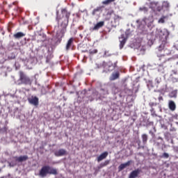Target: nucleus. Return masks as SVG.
<instances>
[{"instance_id":"19","label":"nucleus","mask_w":178,"mask_h":178,"mask_svg":"<svg viewBox=\"0 0 178 178\" xmlns=\"http://www.w3.org/2000/svg\"><path fill=\"white\" fill-rule=\"evenodd\" d=\"M142 141L143 144H147V142L148 141V135L146 134H143L142 135Z\"/></svg>"},{"instance_id":"2","label":"nucleus","mask_w":178,"mask_h":178,"mask_svg":"<svg viewBox=\"0 0 178 178\" xmlns=\"http://www.w3.org/2000/svg\"><path fill=\"white\" fill-rule=\"evenodd\" d=\"M47 175H58V171L55 168H51L49 165H44L39 172L40 177H47Z\"/></svg>"},{"instance_id":"35","label":"nucleus","mask_w":178,"mask_h":178,"mask_svg":"<svg viewBox=\"0 0 178 178\" xmlns=\"http://www.w3.org/2000/svg\"><path fill=\"white\" fill-rule=\"evenodd\" d=\"M149 134H151V136H155V134H154V132H152V131H149Z\"/></svg>"},{"instance_id":"6","label":"nucleus","mask_w":178,"mask_h":178,"mask_svg":"<svg viewBox=\"0 0 178 178\" xmlns=\"http://www.w3.org/2000/svg\"><path fill=\"white\" fill-rule=\"evenodd\" d=\"M157 56L161 64L166 63V62H168V58H166V56L164 54H161L160 53H157Z\"/></svg>"},{"instance_id":"29","label":"nucleus","mask_w":178,"mask_h":178,"mask_svg":"<svg viewBox=\"0 0 178 178\" xmlns=\"http://www.w3.org/2000/svg\"><path fill=\"white\" fill-rule=\"evenodd\" d=\"M163 8H169L170 6V5L169 4V3L168 1H164L163 3Z\"/></svg>"},{"instance_id":"23","label":"nucleus","mask_w":178,"mask_h":178,"mask_svg":"<svg viewBox=\"0 0 178 178\" xmlns=\"http://www.w3.org/2000/svg\"><path fill=\"white\" fill-rule=\"evenodd\" d=\"M124 44H126V38L122 39L120 41V49H122L124 47Z\"/></svg>"},{"instance_id":"5","label":"nucleus","mask_w":178,"mask_h":178,"mask_svg":"<svg viewBox=\"0 0 178 178\" xmlns=\"http://www.w3.org/2000/svg\"><path fill=\"white\" fill-rule=\"evenodd\" d=\"M28 101L31 105H34V106H38L39 99L36 96H32L31 98L28 99Z\"/></svg>"},{"instance_id":"20","label":"nucleus","mask_w":178,"mask_h":178,"mask_svg":"<svg viewBox=\"0 0 178 178\" xmlns=\"http://www.w3.org/2000/svg\"><path fill=\"white\" fill-rule=\"evenodd\" d=\"M163 49H165V44H161L157 49V51L156 54H161V52H162V51H163Z\"/></svg>"},{"instance_id":"15","label":"nucleus","mask_w":178,"mask_h":178,"mask_svg":"<svg viewBox=\"0 0 178 178\" xmlns=\"http://www.w3.org/2000/svg\"><path fill=\"white\" fill-rule=\"evenodd\" d=\"M168 106L170 111H176V104L175 103V102L172 100L169 101Z\"/></svg>"},{"instance_id":"37","label":"nucleus","mask_w":178,"mask_h":178,"mask_svg":"<svg viewBox=\"0 0 178 178\" xmlns=\"http://www.w3.org/2000/svg\"><path fill=\"white\" fill-rule=\"evenodd\" d=\"M157 140H161V141H163V138H162L161 137H159Z\"/></svg>"},{"instance_id":"27","label":"nucleus","mask_w":178,"mask_h":178,"mask_svg":"<svg viewBox=\"0 0 178 178\" xmlns=\"http://www.w3.org/2000/svg\"><path fill=\"white\" fill-rule=\"evenodd\" d=\"M170 98H176L177 97V93L175 91H172L170 93Z\"/></svg>"},{"instance_id":"16","label":"nucleus","mask_w":178,"mask_h":178,"mask_svg":"<svg viewBox=\"0 0 178 178\" xmlns=\"http://www.w3.org/2000/svg\"><path fill=\"white\" fill-rule=\"evenodd\" d=\"M105 8L104 6H99L96 8H95L92 12V16H95V15H97V12H102V8Z\"/></svg>"},{"instance_id":"32","label":"nucleus","mask_w":178,"mask_h":178,"mask_svg":"<svg viewBox=\"0 0 178 178\" xmlns=\"http://www.w3.org/2000/svg\"><path fill=\"white\" fill-rule=\"evenodd\" d=\"M10 166H16L17 165V163H16V162L12 161L10 163Z\"/></svg>"},{"instance_id":"12","label":"nucleus","mask_w":178,"mask_h":178,"mask_svg":"<svg viewBox=\"0 0 178 178\" xmlns=\"http://www.w3.org/2000/svg\"><path fill=\"white\" fill-rule=\"evenodd\" d=\"M130 163H131V161H129L127 163L120 164L118 167V171L122 172L123 169H125V168H127V166H130Z\"/></svg>"},{"instance_id":"28","label":"nucleus","mask_w":178,"mask_h":178,"mask_svg":"<svg viewBox=\"0 0 178 178\" xmlns=\"http://www.w3.org/2000/svg\"><path fill=\"white\" fill-rule=\"evenodd\" d=\"M13 27V24L10 23L8 24V33H11L12 32V28Z\"/></svg>"},{"instance_id":"9","label":"nucleus","mask_w":178,"mask_h":178,"mask_svg":"<svg viewBox=\"0 0 178 178\" xmlns=\"http://www.w3.org/2000/svg\"><path fill=\"white\" fill-rule=\"evenodd\" d=\"M105 24V22L104 21H101L99 22H97L95 26L92 28V31H95L97 30H99V29H101V27H104V25Z\"/></svg>"},{"instance_id":"1","label":"nucleus","mask_w":178,"mask_h":178,"mask_svg":"<svg viewBox=\"0 0 178 178\" xmlns=\"http://www.w3.org/2000/svg\"><path fill=\"white\" fill-rule=\"evenodd\" d=\"M61 15L62 17L57 14L56 18V20L58 22V23L62 20L59 30L57 31L56 34L57 44H60L62 38L65 37V34L66 33V29H67V26L69 25V19L70 18V15H72V13H70V11H67V8H63L61 9Z\"/></svg>"},{"instance_id":"8","label":"nucleus","mask_w":178,"mask_h":178,"mask_svg":"<svg viewBox=\"0 0 178 178\" xmlns=\"http://www.w3.org/2000/svg\"><path fill=\"white\" fill-rule=\"evenodd\" d=\"M54 155L56 156H63V155H67V152L65 149H60L54 153Z\"/></svg>"},{"instance_id":"38","label":"nucleus","mask_w":178,"mask_h":178,"mask_svg":"<svg viewBox=\"0 0 178 178\" xmlns=\"http://www.w3.org/2000/svg\"><path fill=\"white\" fill-rule=\"evenodd\" d=\"M159 101H161V99H163V98L162 97H159Z\"/></svg>"},{"instance_id":"11","label":"nucleus","mask_w":178,"mask_h":178,"mask_svg":"<svg viewBox=\"0 0 178 178\" xmlns=\"http://www.w3.org/2000/svg\"><path fill=\"white\" fill-rule=\"evenodd\" d=\"M13 38L15 40H20V38H23V37H26V33L23 32H17L13 35Z\"/></svg>"},{"instance_id":"21","label":"nucleus","mask_w":178,"mask_h":178,"mask_svg":"<svg viewBox=\"0 0 178 178\" xmlns=\"http://www.w3.org/2000/svg\"><path fill=\"white\" fill-rule=\"evenodd\" d=\"M115 1H116V0H105V1H103L102 2V5L108 6V5H111V3H112V2H115Z\"/></svg>"},{"instance_id":"41","label":"nucleus","mask_w":178,"mask_h":178,"mask_svg":"<svg viewBox=\"0 0 178 178\" xmlns=\"http://www.w3.org/2000/svg\"><path fill=\"white\" fill-rule=\"evenodd\" d=\"M124 87H126V86H127V84H124Z\"/></svg>"},{"instance_id":"33","label":"nucleus","mask_w":178,"mask_h":178,"mask_svg":"<svg viewBox=\"0 0 178 178\" xmlns=\"http://www.w3.org/2000/svg\"><path fill=\"white\" fill-rule=\"evenodd\" d=\"M154 145H156V147H159L161 145V143L158 141H154Z\"/></svg>"},{"instance_id":"7","label":"nucleus","mask_w":178,"mask_h":178,"mask_svg":"<svg viewBox=\"0 0 178 178\" xmlns=\"http://www.w3.org/2000/svg\"><path fill=\"white\" fill-rule=\"evenodd\" d=\"M140 173H141V170L138 168V169L132 171L129 174V178H136V177H138V175H140Z\"/></svg>"},{"instance_id":"26","label":"nucleus","mask_w":178,"mask_h":178,"mask_svg":"<svg viewBox=\"0 0 178 178\" xmlns=\"http://www.w3.org/2000/svg\"><path fill=\"white\" fill-rule=\"evenodd\" d=\"M98 53V50L96 49H90L89 50V54L90 55H95V54H97Z\"/></svg>"},{"instance_id":"36","label":"nucleus","mask_w":178,"mask_h":178,"mask_svg":"<svg viewBox=\"0 0 178 178\" xmlns=\"http://www.w3.org/2000/svg\"><path fill=\"white\" fill-rule=\"evenodd\" d=\"M156 83H157V84H159V83H161V81H159V79H156Z\"/></svg>"},{"instance_id":"25","label":"nucleus","mask_w":178,"mask_h":178,"mask_svg":"<svg viewBox=\"0 0 178 178\" xmlns=\"http://www.w3.org/2000/svg\"><path fill=\"white\" fill-rule=\"evenodd\" d=\"M113 19L114 22L116 23V22H120V20H122V17L115 15Z\"/></svg>"},{"instance_id":"22","label":"nucleus","mask_w":178,"mask_h":178,"mask_svg":"<svg viewBox=\"0 0 178 178\" xmlns=\"http://www.w3.org/2000/svg\"><path fill=\"white\" fill-rule=\"evenodd\" d=\"M111 161L109 160H106L105 161L104 163H102L100 164V168H105V166H108V165H109Z\"/></svg>"},{"instance_id":"3","label":"nucleus","mask_w":178,"mask_h":178,"mask_svg":"<svg viewBox=\"0 0 178 178\" xmlns=\"http://www.w3.org/2000/svg\"><path fill=\"white\" fill-rule=\"evenodd\" d=\"M19 78L18 79V85L25 84V86L31 85V79L22 71L19 72Z\"/></svg>"},{"instance_id":"34","label":"nucleus","mask_w":178,"mask_h":178,"mask_svg":"<svg viewBox=\"0 0 178 178\" xmlns=\"http://www.w3.org/2000/svg\"><path fill=\"white\" fill-rule=\"evenodd\" d=\"M149 105H150L151 106H156V103L150 102V103H149Z\"/></svg>"},{"instance_id":"40","label":"nucleus","mask_w":178,"mask_h":178,"mask_svg":"<svg viewBox=\"0 0 178 178\" xmlns=\"http://www.w3.org/2000/svg\"><path fill=\"white\" fill-rule=\"evenodd\" d=\"M135 92H138V89H137V90L135 91Z\"/></svg>"},{"instance_id":"18","label":"nucleus","mask_w":178,"mask_h":178,"mask_svg":"<svg viewBox=\"0 0 178 178\" xmlns=\"http://www.w3.org/2000/svg\"><path fill=\"white\" fill-rule=\"evenodd\" d=\"M73 41H74V39L73 38H70L69 40L67 41V45H66L67 51H69V49H70V47H72V44H73Z\"/></svg>"},{"instance_id":"14","label":"nucleus","mask_w":178,"mask_h":178,"mask_svg":"<svg viewBox=\"0 0 178 178\" xmlns=\"http://www.w3.org/2000/svg\"><path fill=\"white\" fill-rule=\"evenodd\" d=\"M108 152H103L97 157V162H101V161H103V159H105L106 156H108Z\"/></svg>"},{"instance_id":"13","label":"nucleus","mask_w":178,"mask_h":178,"mask_svg":"<svg viewBox=\"0 0 178 178\" xmlns=\"http://www.w3.org/2000/svg\"><path fill=\"white\" fill-rule=\"evenodd\" d=\"M143 22H144L145 24H152V23H154V17L149 16V17H145Z\"/></svg>"},{"instance_id":"30","label":"nucleus","mask_w":178,"mask_h":178,"mask_svg":"<svg viewBox=\"0 0 178 178\" xmlns=\"http://www.w3.org/2000/svg\"><path fill=\"white\" fill-rule=\"evenodd\" d=\"M165 19H166V17L163 16L161 19H159V23H165Z\"/></svg>"},{"instance_id":"17","label":"nucleus","mask_w":178,"mask_h":178,"mask_svg":"<svg viewBox=\"0 0 178 178\" xmlns=\"http://www.w3.org/2000/svg\"><path fill=\"white\" fill-rule=\"evenodd\" d=\"M165 35V33H163V31L161 29H156V38H162Z\"/></svg>"},{"instance_id":"31","label":"nucleus","mask_w":178,"mask_h":178,"mask_svg":"<svg viewBox=\"0 0 178 178\" xmlns=\"http://www.w3.org/2000/svg\"><path fill=\"white\" fill-rule=\"evenodd\" d=\"M161 158H165V159H168V158H169V154L164 152L161 156Z\"/></svg>"},{"instance_id":"4","label":"nucleus","mask_w":178,"mask_h":178,"mask_svg":"<svg viewBox=\"0 0 178 178\" xmlns=\"http://www.w3.org/2000/svg\"><path fill=\"white\" fill-rule=\"evenodd\" d=\"M13 159H15V162H18V163H22L29 160V156L23 155L19 156H13Z\"/></svg>"},{"instance_id":"10","label":"nucleus","mask_w":178,"mask_h":178,"mask_svg":"<svg viewBox=\"0 0 178 178\" xmlns=\"http://www.w3.org/2000/svg\"><path fill=\"white\" fill-rule=\"evenodd\" d=\"M119 77H120V73L119 72V71H117L111 74V76H110V80L111 81H113L115 80H118Z\"/></svg>"},{"instance_id":"39","label":"nucleus","mask_w":178,"mask_h":178,"mask_svg":"<svg viewBox=\"0 0 178 178\" xmlns=\"http://www.w3.org/2000/svg\"><path fill=\"white\" fill-rule=\"evenodd\" d=\"M83 52H88V50H83Z\"/></svg>"},{"instance_id":"24","label":"nucleus","mask_w":178,"mask_h":178,"mask_svg":"<svg viewBox=\"0 0 178 178\" xmlns=\"http://www.w3.org/2000/svg\"><path fill=\"white\" fill-rule=\"evenodd\" d=\"M139 10H140V12H144V13H147V12H148V8L144 7V6L140 7Z\"/></svg>"}]
</instances>
